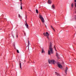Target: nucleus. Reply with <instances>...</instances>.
Here are the masks:
<instances>
[{
	"label": "nucleus",
	"instance_id": "17",
	"mask_svg": "<svg viewBox=\"0 0 76 76\" xmlns=\"http://www.w3.org/2000/svg\"><path fill=\"white\" fill-rule=\"evenodd\" d=\"M17 53H19V50H17Z\"/></svg>",
	"mask_w": 76,
	"mask_h": 76
},
{
	"label": "nucleus",
	"instance_id": "18",
	"mask_svg": "<svg viewBox=\"0 0 76 76\" xmlns=\"http://www.w3.org/2000/svg\"><path fill=\"white\" fill-rule=\"evenodd\" d=\"M54 48L55 50H56V51H57V50H56V46H54Z\"/></svg>",
	"mask_w": 76,
	"mask_h": 76
},
{
	"label": "nucleus",
	"instance_id": "11",
	"mask_svg": "<svg viewBox=\"0 0 76 76\" xmlns=\"http://www.w3.org/2000/svg\"><path fill=\"white\" fill-rule=\"evenodd\" d=\"M56 56H57V57H58V54L57 53H56Z\"/></svg>",
	"mask_w": 76,
	"mask_h": 76
},
{
	"label": "nucleus",
	"instance_id": "23",
	"mask_svg": "<svg viewBox=\"0 0 76 76\" xmlns=\"http://www.w3.org/2000/svg\"><path fill=\"white\" fill-rule=\"evenodd\" d=\"M26 19H27V16L26 15Z\"/></svg>",
	"mask_w": 76,
	"mask_h": 76
},
{
	"label": "nucleus",
	"instance_id": "1",
	"mask_svg": "<svg viewBox=\"0 0 76 76\" xmlns=\"http://www.w3.org/2000/svg\"><path fill=\"white\" fill-rule=\"evenodd\" d=\"M49 50H48V55H51V54H53V48H52V43L51 42L50 43V45L49 46ZM50 51L51 52H50Z\"/></svg>",
	"mask_w": 76,
	"mask_h": 76
},
{
	"label": "nucleus",
	"instance_id": "13",
	"mask_svg": "<svg viewBox=\"0 0 76 76\" xmlns=\"http://www.w3.org/2000/svg\"><path fill=\"white\" fill-rule=\"evenodd\" d=\"M27 28H28V24H27V23H26V24H25Z\"/></svg>",
	"mask_w": 76,
	"mask_h": 76
},
{
	"label": "nucleus",
	"instance_id": "19",
	"mask_svg": "<svg viewBox=\"0 0 76 76\" xmlns=\"http://www.w3.org/2000/svg\"><path fill=\"white\" fill-rule=\"evenodd\" d=\"M28 45L29 46V41H28Z\"/></svg>",
	"mask_w": 76,
	"mask_h": 76
},
{
	"label": "nucleus",
	"instance_id": "28",
	"mask_svg": "<svg viewBox=\"0 0 76 76\" xmlns=\"http://www.w3.org/2000/svg\"><path fill=\"white\" fill-rule=\"evenodd\" d=\"M21 6H22V4H21Z\"/></svg>",
	"mask_w": 76,
	"mask_h": 76
},
{
	"label": "nucleus",
	"instance_id": "5",
	"mask_svg": "<svg viewBox=\"0 0 76 76\" xmlns=\"http://www.w3.org/2000/svg\"><path fill=\"white\" fill-rule=\"evenodd\" d=\"M59 68H60V69H62V66L60 64H57Z\"/></svg>",
	"mask_w": 76,
	"mask_h": 76
},
{
	"label": "nucleus",
	"instance_id": "14",
	"mask_svg": "<svg viewBox=\"0 0 76 76\" xmlns=\"http://www.w3.org/2000/svg\"><path fill=\"white\" fill-rule=\"evenodd\" d=\"M51 28H52V29H53V30L54 31H55V30H54V28H53V26H51Z\"/></svg>",
	"mask_w": 76,
	"mask_h": 76
},
{
	"label": "nucleus",
	"instance_id": "12",
	"mask_svg": "<svg viewBox=\"0 0 76 76\" xmlns=\"http://www.w3.org/2000/svg\"><path fill=\"white\" fill-rule=\"evenodd\" d=\"M22 65H21V63H20V69H22Z\"/></svg>",
	"mask_w": 76,
	"mask_h": 76
},
{
	"label": "nucleus",
	"instance_id": "3",
	"mask_svg": "<svg viewBox=\"0 0 76 76\" xmlns=\"http://www.w3.org/2000/svg\"><path fill=\"white\" fill-rule=\"evenodd\" d=\"M43 35H44V36H46L47 37V38H48V39H49V37H48V36L50 35H49V34H48V32H46V33H43Z\"/></svg>",
	"mask_w": 76,
	"mask_h": 76
},
{
	"label": "nucleus",
	"instance_id": "6",
	"mask_svg": "<svg viewBox=\"0 0 76 76\" xmlns=\"http://www.w3.org/2000/svg\"><path fill=\"white\" fill-rule=\"evenodd\" d=\"M67 70H68V68H67V67H66V69L65 70V73L66 74H67Z\"/></svg>",
	"mask_w": 76,
	"mask_h": 76
},
{
	"label": "nucleus",
	"instance_id": "9",
	"mask_svg": "<svg viewBox=\"0 0 76 76\" xmlns=\"http://www.w3.org/2000/svg\"><path fill=\"white\" fill-rule=\"evenodd\" d=\"M42 53H45V51L44 50V49L43 48L42 49Z\"/></svg>",
	"mask_w": 76,
	"mask_h": 76
},
{
	"label": "nucleus",
	"instance_id": "4",
	"mask_svg": "<svg viewBox=\"0 0 76 76\" xmlns=\"http://www.w3.org/2000/svg\"><path fill=\"white\" fill-rule=\"evenodd\" d=\"M48 62L49 64L52 63H53V64H54L56 63L54 60H48Z\"/></svg>",
	"mask_w": 76,
	"mask_h": 76
},
{
	"label": "nucleus",
	"instance_id": "22",
	"mask_svg": "<svg viewBox=\"0 0 76 76\" xmlns=\"http://www.w3.org/2000/svg\"><path fill=\"white\" fill-rule=\"evenodd\" d=\"M24 35H25V36H26V33H24Z\"/></svg>",
	"mask_w": 76,
	"mask_h": 76
},
{
	"label": "nucleus",
	"instance_id": "15",
	"mask_svg": "<svg viewBox=\"0 0 76 76\" xmlns=\"http://www.w3.org/2000/svg\"><path fill=\"white\" fill-rule=\"evenodd\" d=\"M36 11L37 13H38V10H36Z\"/></svg>",
	"mask_w": 76,
	"mask_h": 76
},
{
	"label": "nucleus",
	"instance_id": "25",
	"mask_svg": "<svg viewBox=\"0 0 76 76\" xmlns=\"http://www.w3.org/2000/svg\"><path fill=\"white\" fill-rule=\"evenodd\" d=\"M22 0H20V1H22Z\"/></svg>",
	"mask_w": 76,
	"mask_h": 76
},
{
	"label": "nucleus",
	"instance_id": "27",
	"mask_svg": "<svg viewBox=\"0 0 76 76\" xmlns=\"http://www.w3.org/2000/svg\"><path fill=\"white\" fill-rule=\"evenodd\" d=\"M75 20H76V17L75 18Z\"/></svg>",
	"mask_w": 76,
	"mask_h": 76
},
{
	"label": "nucleus",
	"instance_id": "8",
	"mask_svg": "<svg viewBox=\"0 0 76 76\" xmlns=\"http://www.w3.org/2000/svg\"><path fill=\"white\" fill-rule=\"evenodd\" d=\"M55 73L56 75H57V76H60V74L58 73L57 72H55Z\"/></svg>",
	"mask_w": 76,
	"mask_h": 76
},
{
	"label": "nucleus",
	"instance_id": "21",
	"mask_svg": "<svg viewBox=\"0 0 76 76\" xmlns=\"http://www.w3.org/2000/svg\"><path fill=\"white\" fill-rule=\"evenodd\" d=\"M20 9H22V6L20 7Z\"/></svg>",
	"mask_w": 76,
	"mask_h": 76
},
{
	"label": "nucleus",
	"instance_id": "7",
	"mask_svg": "<svg viewBox=\"0 0 76 76\" xmlns=\"http://www.w3.org/2000/svg\"><path fill=\"white\" fill-rule=\"evenodd\" d=\"M48 4H51V0H48Z\"/></svg>",
	"mask_w": 76,
	"mask_h": 76
},
{
	"label": "nucleus",
	"instance_id": "20",
	"mask_svg": "<svg viewBox=\"0 0 76 76\" xmlns=\"http://www.w3.org/2000/svg\"><path fill=\"white\" fill-rule=\"evenodd\" d=\"M18 17L19 18H20V14L18 15Z\"/></svg>",
	"mask_w": 76,
	"mask_h": 76
},
{
	"label": "nucleus",
	"instance_id": "16",
	"mask_svg": "<svg viewBox=\"0 0 76 76\" xmlns=\"http://www.w3.org/2000/svg\"><path fill=\"white\" fill-rule=\"evenodd\" d=\"M73 6H74V4H72L71 5V6L72 7H73Z\"/></svg>",
	"mask_w": 76,
	"mask_h": 76
},
{
	"label": "nucleus",
	"instance_id": "10",
	"mask_svg": "<svg viewBox=\"0 0 76 76\" xmlns=\"http://www.w3.org/2000/svg\"><path fill=\"white\" fill-rule=\"evenodd\" d=\"M52 9H54V8H55L54 5L53 4V5L52 6Z\"/></svg>",
	"mask_w": 76,
	"mask_h": 76
},
{
	"label": "nucleus",
	"instance_id": "29",
	"mask_svg": "<svg viewBox=\"0 0 76 76\" xmlns=\"http://www.w3.org/2000/svg\"><path fill=\"white\" fill-rule=\"evenodd\" d=\"M46 27H47V26H46Z\"/></svg>",
	"mask_w": 76,
	"mask_h": 76
},
{
	"label": "nucleus",
	"instance_id": "2",
	"mask_svg": "<svg viewBox=\"0 0 76 76\" xmlns=\"http://www.w3.org/2000/svg\"><path fill=\"white\" fill-rule=\"evenodd\" d=\"M39 18L41 19L42 22L44 23L45 22V20L44 19V18L42 17V16L41 15H39Z\"/></svg>",
	"mask_w": 76,
	"mask_h": 76
},
{
	"label": "nucleus",
	"instance_id": "26",
	"mask_svg": "<svg viewBox=\"0 0 76 76\" xmlns=\"http://www.w3.org/2000/svg\"><path fill=\"white\" fill-rule=\"evenodd\" d=\"M17 38H18V35H17Z\"/></svg>",
	"mask_w": 76,
	"mask_h": 76
},
{
	"label": "nucleus",
	"instance_id": "24",
	"mask_svg": "<svg viewBox=\"0 0 76 76\" xmlns=\"http://www.w3.org/2000/svg\"><path fill=\"white\" fill-rule=\"evenodd\" d=\"M75 2H76V0H75Z\"/></svg>",
	"mask_w": 76,
	"mask_h": 76
}]
</instances>
